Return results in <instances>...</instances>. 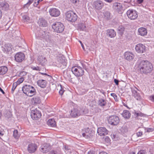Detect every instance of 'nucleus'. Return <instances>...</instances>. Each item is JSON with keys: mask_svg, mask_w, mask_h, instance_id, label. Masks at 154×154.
Returning <instances> with one entry per match:
<instances>
[{"mask_svg": "<svg viewBox=\"0 0 154 154\" xmlns=\"http://www.w3.org/2000/svg\"><path fill=\"white\" fill-rule=\"evenodd\" d=\"M137 65L138 71L141 73L147 74L150 73L152 70V64L148 61H140L137 63Z\"/></svg>", "mask_w": 154, "mask_h": 154, "instance_id": "nucleus-1", "label": "nucleus"}, {"mask_svg": "<svg viewBox=\"0 0 154 154\" xmlns=\"http://www.w3.org/2000/svg\"><path fill=\"white\" fill-rule=\"evenodd\" d=\"M52 28L55 32L61 33L63 31L64 26L63 23L60 22H56L52 25Z\"/></svg>", "mask_w": 154, "mask_h": 154, "instance_id": "nucleus-2", "label": "nucleus"}, {"mask_svg": "<svg viewBox=\"0 0 154 154\" xmlns=\"http://www.w3.org/2000/svg\"><path fill=\"white\" fill-rule=\"evenodd\" d=\"M66 17L69 21L74 22L77 19V16L76 14L72 11H69L66 13Z\"/></svg>", "mask_w": 154, "mask_h": 154, "instance_id": "nucleus-3", "label": "nucleus"}, {"mask_svg": "<svg viewBox=\"0 0 154 154\" xmlns=\"http://www.w3.org/2000/svg\"><path fill=\"white\" fill-rule=\"evenodd\" d=\"M73 73L77 77L82 76L84 73V70L80 66L73 67L71 69Z\"/></svg>", "mask_w": 154, "mask_h": 154, "instance_id": "nucleus-4", "label": "nucleus"}, {"mask_svg": "<svg viewBox=\"0 0 154 154\" xmlns=\"http://www.w3.org/2000/svg\"><path fill=\"white\" fill-rule=\"evenodd\" d=\"M93 6L97 10H100L102 9L104 6L103 2L100 0H96L93 3Z\"/></svg>", "mask_w": 154, "mask_h": 154, "instance_id": "nucleus-5", "label": "nucleus"}, {"mask_svg": "<svg viewBox=\"0 0 154 154\" xmlns=\"http://www.w3.org/2000/svg\"><path fill=\"white\" fill-rule=\"evenodd\" d=\"M119 117L116 116H109L108 119L109 124L113 125H116L119 122Z\"/></svg>", "mask_w": 154, "mask_h": 154, "instance_id": "nucleus-6", "label": "nucleus"}, {"mask_svg": "<svg viewBox=\"0 0 154 154\" xmlns=\"http://www.w3.org/2000/svg\"><path fill=\"white\" fill-rule=\"evenodd\" d=\"M127 14L128 17L131 20H134L138 17L137 12L135 10H129L127 11Z\"/></svg>", "mask_w": 154, "mask_h": 154, "instance_id": "nucleus-7", "label": "nucleus"}, {"mask_svg": "<svg viewBox=\"0 0 154 154\" xmlns=\"http://www.w3.org/2000/svg\"><path fill=\"white\" fill-rule=\"evenodd\" d=\"M31 116L33 119L37 120L41 117V113L37 109L32 110L31 112Z\"/></svg>", "mask_w": 154, "mask_h": 154, "instance_id": "nucleus-8", "label": "nucleus"}, {"mask_svg": "<svg viewBox=\"0 0 154 154\" xmlns=\"http://www.w3.org/2000/svg\"><path fill=\"white\" fill-rule=\"evenodd\" d=\"M131 90L132 96L134 97L137 100H142L141 96L139 93L137 91V90H138L137 88L136 87L131 88Z\"/></svg>", "mask_w": 154, "mask_h": 154, "instance_id": "nucleus-9", "label": "nucleus"}, {"mask_svg": "<svg viewBox=\"0 0 154 154\" xmlns=\"http://www.w3.org/2000/svg\"><path fill=\"white\" fill-rule=\"evenodd\" d=\"M83 114V112L77 109H74L71 111L70 116L73 118L78 117Z\"/></svg>", "mask_w": 154, "mask_h": 154, "instance_id": "nucleus-10", "label": "nucleus"}, {"mask_svg": "<svg viewBox=\"0 0 154 154\" xmlns=\"http://www.w3.org/2000/svg\"><path fill=\"white\" fill-rule=\"evenodd\" d=\"M136 51L139 53H143L146 51V47L143 45L141 44H137L135 48Z\"/></svg>", "mask_w": 154, "mask_h": 154, "instance_id": "nucleus-11", "label": "nucleus"}, {"mask_svg": "<svg viewBox=\"0 0 154 154\" xmlns=\"http://www.w3.org/2000/svg\"><path fill=\"white\" fill-rule=\"evenodd\" d=\"M25 56L24 54L22 52H18L15 56V59L18 62H22L24 59Z\"/></svg>", "mask_w": 154, "mask_h": 154, "instance_id": "nucleus-12", "label": "nucleus"}, {"mask_svg": "<svg viewBox=\"0 0 154 154\" xmlns=\"http://www.w3.org/2000/svg\"><path fill=\"white\" fill-rule=\"evenodd\" d=\"M37 61L39 65L44 66L47 63V60L46 57L44 56L40 55L38 57Z\"/></svg>", "mask_w": 154, "mask_h": 154, "instance_id": "nucleus-13", "label": "nucleus"}, {"mask_svg": "<svg viewBox=\"0 0 154 154\" xmlns=\"http://www.w3.org/2000/svg\"><path fill=\"white\" fill-rule=\"evenodd\" d=\"M113 8L114 9L116 10V11L119 14L122 13L123 9V6L121 3H115L113 4Z\"/></svg>", "mask_w": 154, "mask_h": 154, "instance_id": "nucleus-14", "label": "nucleus"}, {"mask_svg": "<svg viewBox=\"0 0 154 154\" xmlns=\"http://www.w3.org/2000/svg\"><path fill=\"white\" fill-rule=\"evenodd\" d=\"M50 15L52 17H57L60 14V11L57 9L52 8L50 9L49 11Z\"/></svg>", "mask_w": 154, "mask_h": 154, "instance_id": "nucleus-15", "label": "nucleus"}, {"mask_svg": "<svg viewBox=\"0 0 154 154\" xmlns=\"http://www.w3.org/2000/svg\"><path fill=\"white\" fill-rule=\"evenodd\" d=\"M97 132L100 136L106 135L108 133V131L104 127H100L97 129Z\"/></svg>", "mask_w": 154, "mask_h": 154, "instance_id": "nucleus-16", "label": "nucleus"}, {"mask_svg": "<svg viewBox=\"0 0 154 154\" xmlns=\"http://www.w3.org/2000/svg\"><path fill=\"white\" fill-rule=\"evenodd\" d=\"M66 60L65 59L64 57H59L58 59V61L60 64V66L63 68L65 67L67 64Z\"/></svg>", "mask_w": 154, "mask_h": 154, "instance_id": "nucleus-17", "label": "nucleus"}, {"mask_svg": "<svg viewBox=\"0 0 154 154\" xmlns=\"http://www.w3.org/2000/svg\"><path fill=\"white\" fill-rule=\"evenodd\" d=\"M50 147L48 144L44 143L41 146V151L43 153L48 152L50 149Z\"/></svg>", "mask_w": 154, "mask_h": 154, "instance_id": "nucleus-18", "label": "nucleus"}, {"mask_svg": "<svg viewBox=\"0 0 154 154\" xmlns=\"http://www.w3.org/2000/svg\"><path fill=\"white\" fill-rule=\"evenodd\" d=\"M106 35L109 37L112 38L115 37L116 33L114 29H108L106 30Z\"/></svg>", "mask_w": 154, "mask_h": 154, "instance_id": "nucleus-19", "label": "nucleus"}, {"mask_svg": "<svg viewBox=\"0 0 154 154\" xmlns=\"http://www.w3.org/2000/svg\"><path fill=\"white\" fill-rule=\"evenodd\" d=\"M36 149V146L35 144L31 143L29 144L28 146V150L30 153L34 152Z\"/></svg>", "mask_w": 154, "mask_h": 154, "instance_id": "nucleus-20", "label": "nucleus"}, {"mask_svg": "<svg viewBox=\"0 0 154 154\" xmlns=\"http://www.w3.org/2000/svg\"><path fill=\"white\" fill-rule=\"evenodd\" d=\"M134 54L130 52H125L124 54L125 58L128 60H132L134 57Z\"/></svg>", "mask_w": 154, "mask_h": 154, "instance_id": "nucleus-21", "label": "nucleus"}, {"mask_svg": "<svg viewBox=\"0 0 154 154\" xmlns=\"http://www.w3.org/2000/svg\"><path fill=\"white\" fill-rule=\"evenodd\" d=\"M38 23L39 26L43 27L46 26L48 24L47 21L43 18H39Z\"/></svg>", "mask_w": 154, "mask_h": 154, "instance_id": "nucleus-22", "label": "nucleus"}, {"mask_svg": "<svg viewBox=\"0 0 154 154\" xmlns=\"http://www.w3.org/2000/svg\"><path fill=\"white\" fill-rule=\"evenodd\" d=\"M45 35L43 36V37L46 39L48 42L49 43V46L50 47H52L54 42L53 40L51 39L49 35H46V33L45 32H44Z\"/></svg>", "mask_w": 154, "mask_h": 154, "instance_id": "nucleus-23", "label": "nucleus"}, {"mask_svg": "<svg viewBox=\"0 0 154 154\" xmlns=\"http://www.w3.org/2000/svg\"><path fill=\"white\" fill-rule=\"evenodd\" d=\"M138 32L139 34L142 36L146 35L147 33V29L143 27L139 28L138 29Z\"/></svg>", "mask_w": 154, "mask_h": 154, "instance_id": "nucleus-24", "label": "nucleus"}, {"mask_svg": "<svg viewBox=\"0 0 154 154\" xmlns=\"http://www.w3.org/2000/svg\"><path fill=\"white\" fill-rule=\"evenodd\" d=\"M37 83L38 86L42 88H44L46 86V82L45 80L41 79L37 81Z\"/></svg>", "mask_w": 154, "mask_h": 154, "instance_id": "nucleus-25", "label": "nucleus"}, {"mask_svg": "<svg viewBox=\"0 0 154 154\" xmlns=\"http://www.w3.org/2000/svg\"><path fill=\"white\" fill-rule=\"evenodd\" d=\"M11 45L10 44H7L5 45L3 51L4 52L8 53L12 51Z\"/></svg>", "mask_w": 154, "mask_h": 154, "instance_id": "nucleus-26", "label": "nucleus"}, {"mask_svg": "<svg viewBox=\"0 0 154 154\" xmlns=\"http://www.w3.org/2000/svg\"><path fill=\"white\" fill-rule=\"evenodd\" d=\"M0 8H2V9L5 10H7L9 8V5L5 2H1L0 3Z\"/></svg>", "mask_w": 154, "mask_h": 154, "instance_id": "nucleus-27", "label": "nucleus"}, {"mask_svg": "<svg viewBox=\"0 0 154 154\" xmlns=\"http://www.w3.org/2000/svg\"><path fill=\"white\" fill-rule=\"evenodd\" d=\"M36 93V90L32 86H31L29 91L28 92L27 95L29 97H32Z\"/></svg>", "mask_w": 154, "mask_h": 154, "instance_id": "nucleus-28", "label": "nucleus"}, {"mask_svg": "<svg viewBox=\"0 0 154 154\" xmlns=\"http://www.w3.org/2000/svg\"><path fill=\"white\" fill-rule=\"evenodd\" d=\"M31 85H26L23 86L22 88V90L23 93L26 95L30 90Z\"/></svg>", "mask_w": 154, "mask_h": 154, "instance_id": "nucleus-29", "label": "nucleus"}, {"mask_svg": "<svg viewBox=\"0 0 154 154\" xmlns=\"http://www.w3.org/2000/svg\"><path fill=\"white\" fill-rule=\"evenodd\" d=\"M32 103L34 104H39L40 103L41 101L40 97L36 96L34 97L31 99Z\"/></svg>", "mask_w": 154, "mask_h": 154, "instance_id": "nucleus-30", "label": "nucleus"}, {"mask_svg": "<svg viewBox=\"0 0 154 154\" xmlns=\"http://www.w3.org/2000/svg\"><path fill=\"white\" fill-rule=\"evenodd\" d=\"M122 115L125 119H129L131 116V114L127 110H124L122 113Z\"/></svg>", "mask_w": 154, "mask_h": 154, "instance_id": "nucleus-31", "label": "nucleus"}, {"mask_svg": "<svg viewBox=\"0 0 154 154\" xmlns=\"http://www.w3.org/2000/svg\"><path fill=\"white\" fill-rule=\"evenodd\" d=\"M107 102L104 99L102 98L99 99L98 101V104L100 106L103 107L105 106Z\"/></svg>", "mask_w": 154, "mask_h": 154, "instance_id": "nucleus-32", "label": "nucleus"}, {"mask_svg": "<svg viewBox=\"0 0 154 154\" xmlns=\"http://www.w3.org/2000/svg\"><path fill=\"white\" fill-rule=\"evenodd\" d=\"M47 124L49 126L54 127L56 126V122L54 119H49L47 122Z\"/></svg>", "mask_w": 154, "mask_h": 154, "instance_id": "nucleus-33", "label": "nucleus"}, {"mask_svg": "<svg viewBox=\"0 0 154 154\" xmlns=\"http://www.w3.org/2000/svg\"><path fill=\"white\" fill-rule=\"evenodd\" d=\"M8 69L7 67L2 66L0 67V75H4L7 72Z\"/></svg>", "mask_w": 154, "mask_h": 154, "instance_id": "nucleus-34", "label": "nucleus"}, {"mask_svg": "<svg viewBox=\"0 0 154 154\" xmlns=\"http://www.w3.org/2000/svg\"><path fill=\"white\" fill-rule=\"evenodd\" d=\"M125 29V28L123 26H120L117 29L118 33L122 35L123 34Z\"/></svg>", "mask_w": 154, "mask_h": 154, "instance_id": "nucleus-35", "label": "nucleus"}, {"mask_svg": "<svg viewBox=\"0 0 154 154\" xmlns=\"http://www.w3.org/2000/svg\"><path fill=\"white\" fill-rule=\"evenodd\" d=\"M104 17L106 19H110V13L108 11H105L103 13Z\"/></svg>", "mask_w": 154, "mask_h": 154, "instance_id": "nucleus-36", "label": "nucleus"}, {"mask_svg": "<svg viewBox=\"0 0 154 154\" xmlns=\"http://www.w3.org/2000/svg\"><path fill=\"white\" fill-rule=\"evenodd\" d=\"M121 130L122 133H124L128 131V129L127 126H124L121 128Z\"/></svg>", "mask_w": 154, "mask_h": 154, "instance_id": "nucleus-37", "label": "nucleus"}, {"mask_svg": "<svg viewBox=\"0 0 154 154\" xmlns=\"http://www.w3.org/2000/svg\"><path fill=\"white\" fill-rule=\"evenodd\" d=\"M34 0H29L28 2L24 5L25 8H28L29 6L32 3Z\"/></svg>", "mask_w": 154, "mask_h": 154, "instance_id": "nucleus-38", "label": "nucleus"}, {"mask_svg": "<svg viewBox=\"0 0 154 154\" xmlns=\"http://www.w3.org/2000/svg\"><path fill=\"white\" fill-rule=\"evenodd\" d=\"M13 136L15 138H17L18 137V132L17 130H15L13 132Z\"/></svg>", "mask_w": 154, "mask_h": 154, "instance_id": "nucleus-39", "label": "nucleus"}, {"mask_svg": "<svg viewBox=\"0 0 154 154\" xmlns=\"http://www.w3.org/2000/svg\"><path fill=\"white\" fill-rule=\"evenodd\" d=\"M23 19L24 22H28L29 20V17L26 15H23L22 17Z\"/></svg>", "mask_w": 154, "mask_h": 154, "instance_id": "nucleus-40", "label": "nucleus"}, {"mask_svg": "<svg viewBox=\"0 0 154 154\" xmlns=\"http://www.w3.org/2000/svg\"><path fill=\"white\" fill-rule=\"evenodd\" d=\"M24 80V78L23 77H21L19 78L17 81V82H16L17 83V85H20V83H22Z\"/></svg>", "mask_w": 154, "mask_h": 154, "instance_id": "nucleus-41", "label": "nucleus"}, {"mask_svg": "<svg viewBox=\"0 0 154 154\" xmlns=\"http://www.w3.org/2000/svg\"><path fill=\"white\" fill-rule=\"evenodd\" d=\"M31 68L33 70H35L37 71H40L41 69L39 66H32L31 67Z\"/></svg>", "mask_w": 154, "mask_h": 154, "instance_id": "nucleus-42", "label": "nucleus"}, {"mask_svg": "<svg viewBox=\"0 0 154 154\" xmlns=\"http://www.w3.org/2000/svg\"><path fill=\"white\" fill-rule=\"evenodd\" d=\"M27 74L26 72L25 71H22L20 72L18 75L19 76L22 77L26 75Z\"/></svg>", "mask_w": 154, "mask_h": 154, "instance_id": "nucleus-43", "label": "nucleus"}, {"mask_svg": "<svg viewBox=\"0 0 154 154\" xmlns=\"http://www.w3.org/2000/svg\"><path fill=\"white\" fill-rule=\"evenodd\" d=\"M17 83L16 82L14 83L12 85V88L11 89V91L12 92H13L14 91L16 88V87L17 86Z\"/></svg>", "mask_w": 154, "mask_h": 154, "instance_id": "nucleus-44", "label": "nucleus"}, {"mask_svg": "<svg viewBox=\"0 0 154 154\" xmlns=\"http://www.w3.org/2000/svg\"><path fill=\"white\" fill-rule=\"evenodd\" d=\"M43 0H38L36 2V0L35 1V2L34 3L33 5L35 7H37L38 4L40 2L42 1Z\"/></svg>", "mask_w": 154, "mask_h": 154, "instance_id": "nucleus-45", "label": "nucleus"}, {"mask_svg": "<svg viewBox=\"0 0 154 154\" xmlns=\"http://www.w3.org/2000/svg\"><path fill=\"white\" fill-rule=\"evenodd\" d=\"M111 96L113 97L114 99L116 101H118L117 99V96L115 94L112 93L111 94Z\"/></svg>", "mask_w": 154, "mask_h": 154, "instance_id": "nucleus-46", "label": "nucleus"}, {"mask_svg": "<svg viewBox=\"0 0 154 154\" xmlns=\"http://www.w3.org/2000/svg\"><path fill=\"white\" fill-rule=\"evenodd\" d=\"M154 129L152 128H148L146 129L147 132H152L154 131Z\"/></svg>", "mask_w": 154, "mask_h": 154, "instance_id": "nucleus-47", "label": "nucleus"}, {"mask_svg": "<svg viewBox=\"0 0 154 154\" xmlns=\"http://www.w3.org/2000/svg\"><path fill=\"white\" fill-rule=\"evenodd\" d=\"M61 89H60V90L59 91V94L62 95L64 92V90H63V88L62 87H61Z\"/></svg>", "mask_w": 154, "mask_h": 154, "instance_id": "nucleus-48", "label": "nucleus"}, {"mask_svg": "<svg viewBox=\"0 0 154 154\" xmlns=\"http://www.w3.org/2000/svg\"><path fill=\"white\" fill-rule=\"evenodd\" d=\"M149 99L152 102H154V95H151L149 97Z\"/></svg>", "mask_w": 154, "mask_h": 154, "instance_id": "nucleus-49", "label": "nucleus"}, {"mask_svg": "<svg viewBox=\"0 0 154 154\" xmlns=\"http://www.w3.org/2000/svg\"><path fill=\"white\" fill-rule=\"evenodd\" d=\"M146 152L144 150H141L139 151L137 154H146Z\"/></svg>", "mask_w": 154, "mask_h": 154, "instance_id": "nucleus-50", "label": "nucleus"}, {"mask_svg": "<svg viewBox=\"0 0 154 154\" xmlns=\"http://www.w3.org/2000/svg\"><path fill=\"white\" fill-rule=\"evenodd\" d=\"M72 3L76 4L79 2V0H70Z\"/></svg>", "mask_w": 154, "mask_h": 154, "instance_id": "nucleus-51", "label": "nucleus"}, {"mask_svg": "<svg viewBox=\"0 0 154 154\" xmlns=\"http://www.w3.org/2000/svg\"><path fill=\"white\" fill-rule=\"evenodd\" d=\"M135 113L137 116H143V114L141 112L136 113Z\"/></svg>", "mask_w": 154, "mask_h": 154, "instance_id": "nucleus-52", "label": "nucleus"}, {"mask_svg": "<svg viewBox=\"0 0 154 154\" xmlns=\"http://www.w3.org/2000/svg\"><path fill=\"white\" fill-rule=\"evenodd\" d=\"M136 134L138 137L141 136L142 135V131H139Z\"/></svg>", "mask_w": 154, "mask_h": 154, "instance_id": "nucleus-53", "label": "nucleus"}, {"mask_svg": "<svg viewBox=\"0 0 154 154\" xmlns=\"http://www.w3.org/2000/svg\"><path fill=\"white\" fill-rule=\"evenodd\" d=\"M82 136L84 137H88V134L87 133H83L82 134Z\"/></svg>", "mask_w": 154, "mask_h": 154, "instance_id": "nucleus-54", "label": "nucleus"}, {"mask_svg": "<svg viewBox=\"0 0 154 154\" xmlns=\"http://www.w3.org/2000/svg\"><path fill=\"white\" fill-rule=\"evenodd\" d=\"M111 137H112V139L114 140H115V139L116 137V135L113 134V135H112Z\"/></svg>", "mask_w": 154, "mask_h": 154, "instance_id": "nucleus-55", "label": "nucleus"}, {"mask_svg": "<svg viewBox=\"0 0 154 154\" xmlns=\"http://www.w3.org/2000/svg\"><path fill=\"white\" fill-rule=\"evenodd\" d=\"M50 154H57V153L56 151H51Z\"/></svg>", "mask_w": 154, "mask_h": 154, "instance_id": "nucleus-56", "label": "nucleus"}, {"mask_svg": "<svg viewBox=\"0 0 154 154\" xmlns=\"http://www.w3.org/2000/svg\"><path fill=\"white\" fill-rule=\"evenodd\" d=\"M114 82H115V84H116V85H119V81H118V80L116 79H114Z\"/></svg>", "mask_w": 154, "mask_h": 154, "instance_id": "nucleus-57", "label": "nucleus"}, {"mask_svg": "<svg viewBox=\"0 0 154 154\" xmlns=\"http://www.w3.org/2000/svg\"><path fill=\"white\" fill-rule=\"evenodd\" d=\"M105 141L107 142H108L110 141V139L108 137H106L105 138Z\"/></svg>", "mask_w": 154, "mask_h": 154, "instance_id": "nucleus-58", "label": "nucleus"}, {"mask_svg": "<svg viewBox=\"0 0 154 154\" xmlns=\"http://www.w3.org/2000/svg\"><path fill=\"white\" fill-rule=\"evenodd\" d=\"M143 0H137V2L138 4H141V3L143 2Z\"/></svg>", "mask_w": 154, "mask_h": 154, "instance_id": "nucleus-59", "label": "nucleus"}, {"mask_svg": "<svg viewBox=\"0 0 154 154\" xmlns=\"http://www.w3.org/2000/svg\"><path fill=\"white\" fill-rule=\"evenodd\" d=\"M79 42L81 44V45L82 46V48H83V50H84V49H85L84 47V45H83V44H82V42L81 41H80Z\"/></svg>", "mask_w": 154, "mask_h": 154, "instance_id": "nucleus-60", "label": "nucleus"}, {"mask_svg": "<svg viewBox=\"0 0 154 154\" xmlns=\"http://www.w3.org/2000/svg\"><path fill=\"white\" fill-rule=\"evenodd\" d=\"M99 154H108L105 152H101L99 153Z\"/></svg>", "mask_w": 154, "mask_h": 154, "instance_id": "nucleus-61", "label": "nucleus"}, {"mask_svg": "<svg viewBox=\"0 0 154 154\" xmlns=\"http://www.w3.org/2000/svg\"><path fill=\"white\" fill-rule=\"evenodd\" d=\"M106 2L108 3H111V2L113 0H104Z\"/></svg>", "mask_w": 154, "mask_h": 154, "instance_id": "nucleus-62", "label": "nucleus"}, {"mask_svg": "<svg viewBox=\"0 0 154 154\" xmlns=\"http://www.w3.org/2000/svg\"><path fill=\"white\" fill-rule=\"evenodd\" d=\"M0 91H1L3 94H5V92L2 89L1 87H0Z\"/></svg>", "mask_w": 154, "mask_h": 154, "instance_id": "nucleus-63", "label": "nucleus"}, {"mask_svg": "<svg viewBox=\"0 0 154 154\" xmlns=\"http://www.w3.org/2000/svg\"><path fill=\"white\" fill-rule=\"evenodd\" d=\"M64 149H65V150H69L68 147L67 146H64Z\"/></svg>", "mask_w": 154, "mask_h": 154, "instance_id": "nucleus-64", "label": "nucleus"}]
</instances>
